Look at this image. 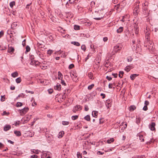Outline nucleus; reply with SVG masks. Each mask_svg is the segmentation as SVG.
I'll return each mask as SVG.
<instances>
[{"mask_svg": "<svg viewBox=\"0 0 158 158\" xmlns=\"http://www.w3.org/2000/svg\"><path fill=\"white\" fill-rule=\"evenodd\" d=\"M58 78L59 80L62 79L63 78L62 74L60 71H58Z\"/></svg>", "mask_w": 158, "mask_h": 158, "instance_id": "nucleus-20", "label": "nucleus"}, {"mask_svg": "<svg viewBox=\"0 0 158 158\" xmlns=\"http://www.w3.org/2000/svg\"><path fill=\"white\" fill-rule=\"evenodd\" d=\"M144 157V155H141V156H136V158H143V157Z\"/></svg>", "mask_w": 158, "mask_h": 158, "instance_id": "nucleus-64", "label": "nucleus"}, {"mask_svg": "<svg viewBox=\"0 0 158 158\" xmlns=\"http://www.w3.org/2000/svg\"><path fill=\"white\" fill-rule=\"evenodd\" d=\"M54 88L56 90H60L61 89V85L58 83L56 86H54Z\"/></svg>", "mask_w": 158, "mask_h": 158, "instance_id": "nucleus-17", "label": "nucleus"}, {"mask_svg": "<svg viewBox=\"0 0 158 158\" xmlns=\"http://www.w3.org/2000/svg\"><path fill=\"white\" fill-rule=\"evenodd\" d=\"M23 106V103L21 102H17L16 104V106L17 107H19L21 106Z\"/></svg>", "mask_w": 158, "mask_h": 158, "instance_id": "nucleus-40", "label": "nucleus"}, {"mask_svg": "<svg viewBox=\"0 0 158 158\" xmlns=\"http://www.w3.org/2000/svg\"><path fill=\"white\" fill-rule=\"evenodd\" d=\"M64 131H62L60 132L58 135V137L59 138H61L64 135Z\"/></svg>", "mask_w": 158, "mask_h": 158, "instance_id": "nucleus-23", "label": "nucleus"}, {"mask_svg": "<svg viewBox=\"0 0 158 158\" xmlns=\"http://www.w3.org/2000/svg\"><path fill=\"white\" fill-rule=\"evenodd\" d=\"M40 64V63L39 61L35 60V61L32 64V65L36 66V65H39Z\"/></svg>", "mask_w": 158, "mask_h": 158, "instance_id": "nucleus-36", "label": "nucleus"}, {"mask_svg": "<svg viewBox=\"0 0 158 158\" xmlns=\"http://www.w3.org/2000/svg\"><path fill=\"white\" fill-rule=\"evenodd\" d=\"M61 83L64 86H66V83H65L64 81L63 80L61 79Z\"/></svg>", "mask_w": 158, "mask_h": 158, "instance_id": "nucleus-56", "label": "nucleus"}, {"mask_svg": "<svg viewBox=\"0 0 158 158\" xmlns=\"http://www.w3.org/2000/svg\"><path fill=\"white\" fill-rule=\"evenodd\" d=\"M78 118V115H74L72 116L71 118L72 120H74L77 119Z\"/></svg>", "mask_w": 158, "mask_h": 158, "instance_id": "nucleus-45", "label": "nucleus"}, {"mask_svg": "<svg viewBox=\"0 0 158 158\" xmlns=\"http://www.w3.org/2000/svg\"><path fill=\"white\" fill-rule=\"evenodd\" d=\"M81 49L83 51H85L86 50V48L85 45H82L81 47Z\"/></svg>", "mask_w": 158, "mask_h": 158, "instance_id": "nucleus-54", "label": "nucleus"}, {"mask_svg": "<svg viewBox=\"0 0 158 158\" xmlns=\"http://www.w3.org/2000/svg\"><path fill=\"white\" fill-rule=\"evenodd\" d=\"M133 58L131 56H129L127 58V60L128 62H131L133 60Z\"/></svg>", "mask_w": 158, "mask_h": 158, "instance_id": "nucleus-43", "label": "nucleus"}, {"mask_svg": "<svg viewBox=\"0 0 158 158\" xmlns=\"http://www.w3.org/2000/svg\"><path fill=\"white\" fill-rule=\"evenodd\" d=\"M31 152L33 153H35L36 154H38L40 152V151L38 150H35L33 149L31 150Z\"/></svg>", "mask_w": 158, "mask_h": 158, "instance_id": "nucleus-30", "label": "nucleus"}, {"mask_svg": "<svg viewBox=\"0 0 158 158\" xmlns=\"http://www.w3.org/2000/svg\"><path fill=\"white\" fill-rule=\"evenodd\" d=\"M90 7L91 9H94L95 7V2L94 1H92L90 3Z\"/></svg>", "mask_w": 158, "mask_h": 158, "instance_id": "nucleus-29", "label": "nucleus"}, {"mask_svg": "<svg viewBox=\"0 0 158 158\" xmlns=\"http://www.w3.org/2000/svg\"><path fill=\"white\" fill-rule=\"evenodd\" d=\"M17 25V23L14 22L11 25L10 27L12 29H14L15 27Z\"/></svg>", "mask_w": 158, "mask_h": 158, "instance_id": "nucleus-34", "label": "nucleus"}, {"mask_svg": "<svg viewBox=\"0 0 158 158\" xmlns=\"http://www.w3.org/2000/svg\"><path fill=\"white\" fill-rule=\"evenodd\" d=\"M75 0H69V3L72 4H73L74 2L76 3Z\"/></svg>", "mask_w": 158, "mask_h": 158, "instance_id": "nucleus-61", "label": "nucleus"}, {"mask_svg": "<svg viewBox=\"0 0 158 158\" xmlns=\"http://www.w3.org/2000/svg\"><path fill=\"white\" fill-rule=\"evenodd\" d=\"M120 44H118L114 47V49L116 50V51H118L121 48V47H120Z\"/></svg>", "mask_w": 158, "mask_h": 158, "instance_id": "nucleus-21", "label": "nucleus"}, {"mask_svg": "<svg viewBox=\"0 0 158 158\" xmlns=\"http://www.w3.org/2000/svg\"><path fill=\"white\" fill-rule=\"evenodd\" d=\"M114 139L113 138H110V139L107 140V142L108 143H110L114 141Z\"/></svg>", "mask_w": 158, "mask_h": 158, "instance_id": "nucleus-37", "label": "nucleus"}, {"mask_svg": "<svg viewBox=\"0 0 158 158\" xmlns=\"http://www.w3.org/2000/svg\"><path fill=\"white\" fill-rule=\"evenodd\" d=\"M139 136L140 140L141 141L144 142V139L143 138V135H139Z\"/></svg>", "mask_w": 158, "mask_h": 158, "instance_id": "nucleus-41", "label": "nucleus"}, {"mask_svg": "<svg viewBox=\"0 0 158 158\" xmlns=\"http://www.w3.org/2000/svg\"><path fill=\"white\" fill-rule=\"evenodd\" d=\"M123 7L124 6L121 5V3H119L114 6V9H115L117 12H120Z\"/></svg>", "mask_w": 158, "mask_h": 158, "instance_id": "nucleus-6", "label": "nucleus"}, {"mask_svg": "<svg viewBox=\"0 0 158 158\" xmlns=\"http://www.w3.org/2000/svg\"><path fill=\"white\" fill-rule=\"evenodd\" d=\"M26 40L24 39L22 42V44L23 47H25L26 45Z\"/></svg>", "mask_w": 158, "mask_h": 158, "instance_id": "nucleus-60", "label": "nucleus"}, {"mask_svg": "<svg viewBox=\"0 0 158 158\" xmlns=\"http://www.w3.org/2000/svg\"><path fill=\"white\" fill-rule=\"evenodd\" d=\"M146 45L149 50H152L154 48V44L152 42H147Z\"/></svg>", "mask_w": 158, "mask_h": 158, "instance_id": "nucleus-5", "label": "nucleus"}, {"mask_svg": "<svg viewBox=\"0 0 158 158\" xmlns=\"http://www.w3.org/2000/svg\"><path fill=\"white\" fill-rule=\"evenodd\" d=\"M74 29L75 30H79L80 29V26L77 25H75L74 26Z\"/></svg>", "mask_w": 158, "mask_h": 158, "instance_id": "nucleus-39", "label": "nucleus"}, {"mask_svg": "<svg viewBox=\"0 0 158 158\" xmlns=\"http://www.w3.org/2000/svg\"><path fill=\"white\" fill-rule=\"evenodd\" d=\"M149 3L146 1L142 4V14L145 17L149 16L150 10L148 9Z\"/></svg>", "mask_w": 158, "mask_h": 158, "instance_id": "nucleus-1", "label": "nucleus"}, {"mask_svg": "<svg viewBox=\"0 0 158 158\" xmlns=\"http://www.w3.org/2000/svg\"><path fill=\"white\" fill-rule=\"evenodd\" d=\"M37 46L41 48H44L45 47V46L42 44H41L39 43H37Z\"/></svg>", "mask_w": 158, "mask_h": 158, "instance_id": "nucleus-35", "label": "nucleus"}, {"mask_svg": "<svg viewBox=\"0 0 158 158\" xmlns=\"http://www.w3.org/2000/svg\"><path fill=\"white\" fill-rule=\"evenodd\" d=\"M29 110V108L27 107H25L21 110H19V112L21 115H23L25 114Z\"/></svg>", "mask_w": 158, "mask_h": 158, "instance_id": "nucleus-8", "label": "nucleus"}, {"mask_svg": "<svg viewBox=\"0 0 158 158\" xmlns=\"http://www.w3.org/2000/svg\"><path fill=\"white\" fill-rule=\"evenodd\" d=\"M22 80L20 77H19L16 79L15 81L17 83H19Z\"/></svg>", "mask_w": 158, "mask_h": 158, "instance_id": "nucleus-38", "label": "nucleus"}, {"mask_svg": "<svg viewBox=\"0 0 158 158\" xmlns=\"http://www.w3.org/2000/svg\"><path fill=\"white\" fill-rule=\"evenodd\" d=\"M31 115H26V117L23 118L21 121L23 124L27 123L28 122L31 118Z\"/></svg>", "mask_w": 158, "mask_h": 158, "instance_id": "nucleus-7", "label": "nucleus"}, {"mask_svg": "<svg viewBox=\"0 0 158 158\" xmlns=\"http://www.w3.org/2000/svg\"><path fill=\"white\" fill-rule=\"evenodd\" d=\"M133 27L134 29H137V28H138V25H137L136 23H134L133 25Z\"/></svg>", "mask_w": 158, "mask_h": 158, "instance_id": "nucleus-62", "label": "nucleus"}, {"mask_svg": "<svg viewBox=\"0 0 158 158\" xmlns=\"http://www.w3.org/2000/svg\"><path fill=\"white\" fill-rule=\"evenodd\" d=\"M81 109V107L80 105H77L73 108V112L76 113L77 111L80 110Z\"/></svg>", "mask_w": 158, "mask_h": 158, "instance_id": "nucleus-11", "label": "nucleus"}, {"mask_svg": "<svg viewBox=\"0 0 158 158\" xmlns=\"http://www.w3.org/2000/svg\"><path fill=\"white\" fill-rule=\"evenodd\" d=\"M156 125V123L154 122H152L149 125V127L150 130L152 131H155L156 129L155 126Z\"/></svg>", "mask_w": 158, "mask_h": 158, "instance_id": "nucleus-9", "label": "nucleus"}, {"mask_svg": "<svg viewBox=\"0 0 158 158\" xmlns=\"http://www.w3.org/2000/svg\"><path fill=\"white\" fill-rule=\"evenodd\" d=\"M30 50V48L28 46H27L26 47V51L27 52H29Z\"/></svg>", "mask_w": 158, "mask_h": 158, "instance_id": "nucleus-57", "label": "nucleus"}, {"mask_svg": "<svg viewBox=\"0 0 158 158\" xmlns=\"http://www.w3.org/2000/svg\"><path fill=\"white\" fill-rule=\"evenodd\" d=\"M14 48L13 47L10 46V55H12V53H14Z\"/></svg>", "mask_w": 158, "mask_h": 158, "instance_id": "nucleus-52", "label": "nucleus"}, {"mask_svg": "<svg viewBox=\"0 0 158 158\" xmlns=\"http://www.w3.org/2000/svg\"><path fill=\"white\" fill-rule=\"evenodd\" d=\"M49 35L48 36L49 39H50V40L53 41L54 40V38L53 36L51 35V34H49Z\"/></svg>", "mask_w": 158, "mask_h": 158, "instance_id": "nucleus-49", "label": "nucleus"}, {"mask_svg": "<svg viewBox=\"0 0 158 158\" xmlns=\"http://www.w3.org/2000/svg\"><path fill=\"white\" fill-rule=\"evenodd\" d=\"M134 67V65L133 64H130L127 66L124 69L125 71H126L127 72L130 71V70L133 68Z\"/></svg>", "mask_w": 158, "mask_h": 158, "instance_id": "nucleus-13", "label": "nucleus"}, {"mask_svg": "<svg viewBox=\"0 0 158 158\" xmlns=\"http://www.w3.org/2000/svg\"><path fill=\"white\" fill-rule=\"evenodd\" d=\"M155 32V35H158V27H155L154 30H152Z\"/></svg>", "mask_w": 158, "mask_h": 158, "instance_id": "nucleus-44", "label": "nucleus"}, {"mask_svg": "<svg viewBox=\"0 0 158 158\" xmlns=\"http://www.w3.org/2000/svg\"><path fill=\"white\" fill-rule=\"evenodd\" d=\"M88 76L89 78L91 80H93L94 78L93 77V74L91 72L89 73Z\"/></svg>", "mask_w": 158, "mask_h": 158, "instance_id": "nucleus-28", "label": "nucleus"}, {"mask_svg": "<svg viewBox=\"0 0 158 158\" xmlns=\"http://www.w3.org/2000/svg\"><path fill=\"white\" fill-rule=\"evenodd\" d=\"M123 27H121L117 30V32L118 33H121L123 31Z\"/></svg>", "mask_w": 158, "mask_h": 158, "instance_id": "nucleus-18", "label": "nucleus"}, {"mask_svg": "<svg viewBox=\"0 0 158 158\" xmlns=\"http://www.w3.org/2000/svg\"><path fill=\"white\" fill-rule=\"evenodd\" d=\"M98 115V112L96 111H93L92 112V115L93 117L97 118Z\"/></svg>", "mask_w": 158, "mask_h": 158, "instance_id": "nucleus-19", "label": "nucleus"}, {"mask_svg": "<svg viewBox=\"0 0 158 158\" xmlns=\"http://www.w3.org/2000/svg\"><path fill=\"white\" fill-rule=\"evenodd\" d=\"M10 129V125H6L4 127V130L5 131L9 130Z\"/></svg>", "mask_w": 158, "mask_h": 158, "instance_id": "nucleus-22", "label": "nucleus"}, {"mask_svg": "<svg viewBox=\"0 0 158 158\" xmlns=\"http://www.w3.org/2000/svg\"><path fill=\"white\" fill-rule=\"evenodd\" d=\"M62 123L63 125H66L69 124V122L63 121L62 122Z\"/></svg>", "mask_w": 158, "mask_h": 158, "instance_id": "nucleus-48", "label": "nucleus"}, {"mask_svg": "<svg viewBox=\"0 0 158 158\" xmlns=\"http://www.w3.org/2000/svg\"><path fill=\"white\" fill-rule=\"evenodd\" d=\"M56 100L59 102H63L65 99V97L63 95H60L58 96V97H56Z\"/></svg>", "mask_w": 158, "mask_h": 158, "instance_id": "nucleus-10", "label": "nucleus"}, {"mask_svg": "<svg viewBox=\"0 0 158 158\" xmlns=\"http://www.w3.org/2000/svg\"><path fill=\"white\" fill-rule=\"evenodd\" d=\"M112 99H109L107 100L106 102V106L108 108L111 106L112 105Z\"/></svg>", "mask_w": 158, "mask_h": 158, "instance_id": "nucleus-12", "label": "nucleus"}, {"mask_svg": "<svg viewBox=\"0 0 158 158\" xmlns=\"http://www.w3.org/2000/svg\"><path fill=\"white\" fill-rule=\"evenodd\" d=\"M30 59H31V62L30 64H32L34 61L35 60H34L35 57L33 55H30Z\"/></svg>", "mask_w": 158, "mask_h": 158, "instance_id": "nucleus-16", "label": "nucleus"}, {"mask_svg": "<svg viewBox=\"0 0 158 158\" xmlns=\"http://www.w3.org/2000/svg\"><path fill=\"white\" fill-rule=\"evenodd\" d=\"M84 119L87 121H89L90 120V116L89 115H87L84 117Z\"/></svg>", "mask_w": 158, "mask_h": 158, "instance_id": "nucleus-31", "label": "nucleus"}, {"mask_svg": "<svg viewBox=\"0 0 158 158\" xmlns=\"http://www.w3.org/2000/svg\"><path fill=\"white\" fill-rule=\"evenodd\" d=\"M140 118H136V123L137 124H139V123H140Z\"/></svg>", "mask_w": 158, "mask_h": 158, "instance_id": "nucleus-50", "label": "nucleus"}, {"mask_svg": "<svg viewBox=\"0 0 158 158\" xmlns=\"http://www.w3.org/2000/svg\"><path fill=\"white\" fill-rule=\"evenodd\" d=\"M15 4V1H13L10 2V7L12 8L14 6Z\"/></svg>", "mask_w": 158, "mask_h": 158, "instance_id": "nucleus-55", "label": "nucleus"}, {"mask_svg": "<svg viewBox=\"0 0 158 158\" xmlns=\"http://www.w3.org/2000/svg\"><path fill=\"white\" fill-rule=\"evenodd\" d=\"M140 2L137 1L135 2L134 5V8L133 10V13L135 15H137L139 12V5Z\"/></svg>", "mask_w": 158, "mask_h": 158, "instance_id": "nucleus-2", "label": "nucleus"}, {"mask_svg": "<svg viewBox=\"0 0 158 158\" xmlns=\"http://www.w3.org/2000/svg\"><path fill=\"white\" fill-rule=\"evenodd\" d=\"M37 53L41 59H43V55L40 51H37Z\"/></svg>", "mask_w": 158, "mask_h": 158, "instance_id": "nucleus-25", "label": "nucleus"}, {"mask_svg": "<svg viewBox=\"0 0 158 158\" xmlns=\"http://www.w3.org/2000/svg\"><path fill=\"white\" fill-rule=\"evenodd\" d=\"M145 37L147 42H149L150 39L151 31L149 30L147 28L144 31Z\"/></svg>", "mask_w": 158, "mask_h": 158, "instance_id": "nucleus-3", "label": "nucleus"}, {"mask_svg": "<svg viewBox=\"0 0 158 158\" xmlns=\"http://www.w3.org/2000/svg\"><path fill=\"white\" fill-rule=\"evenodd\" d=\"M53 51L52 50L49 49L47 51V54L49 56H50L53 52Z\"/></svg>", "mask_w": 158, "mask_h": 158, "instance_id": "nucleus-42", "label": "nucleus"}, {"mask_svg": "<svg viewBox=\"0 0 158 158\" xmlns=\"http://www.w3.org/2000/svg\"><path fill=\"white\" fill-rule=\"evenodd\" d=\"M134 30L135 33L137 36L139 31V27L137 28V29H134Z\"/></svg>", "mask_w": 158, "mask_h": 158, "instance_id": "nucleus-58", "label": "nucleus"}, {"mask_svg": "<svg viewBox=\"0 0 158 158\" xmlns=\"http://www.w3.org/2000/svg\"><path fill=\"white\" fill-rule=\"evenodd\" d=\"M139 75V74H131L130 76L131 79L132 80H134L135 78L136 77L138 76Z\"/></svg>", "mask_w": 158, "mask_h": 158, "instance_id": "nucleus-14", "label": "nucleus"}, {"mask_svg": "<svg viewBox=\"0 0 158 158\" xmlns=\"http://www.w3.org/2000/svg\"><path fill=\"white\" fill-rule=\"evenodd\" d=\"M104 119L103 118H100L99 119V123L102 124L104 123Z\"/></svg>", "mask_w": 158, "mask_h": 158, "instance_id": "nucleus-59", "label": "nucleus"}, {"mask_svg": "<svg viewBox=\"0 0 158 158\" xmlns=\"http://www.w3.org/2000/svg\"><path fill=\"white\" fill-rule=\"evenodd\" d=\"M14 133L17 136L19 137L21 135V133L20 131L16 130L14 131Z\"/></svg>", "mask_w": 158, "mask_h": 158, "instance_id": "nucleus-15", "label": "nucleus"}, {"mask_svg": "<svg viewBox=\"0 0 158 158\" xmlns=\"http://www.w3.org/2000/svg\"><path fill=\"white\" fill-rule=\"evenodd\" d=\"M71 44L77 46H79L80 45V44L78 42L72 41L71 42Z\"/></svg>", "mask_w": 158, "mask_h": 158, "instance_id": "nucleus-24", "label": "nucleus"}, {"mask_svg": "<svg viewBox=\"0 0 158 158\" xmlns=\"http://www.w3.org/2000/svg\"><path fill=\"white\" fill-rule=\"evenodd\" d=\"M94 85L93 84H92L91 85L89 86L88 87V89L89 90H91L94 86Z\"/></svg>", "mask_w": 158, "mask_h": 158, "instance_id": "nucleus-46", "label": "nucleus"}, {"mask_svg": "<svg viewBox=\"0 0 158 158\" xmlns=\"http://www.w3.org/2000/svg\"><path fill=\"white\" fill-rule=\"evenodd\" d=\"M12 77H15L18 76V73L17 72H15L11 74Z\"/></svg>", "mask_w": 158, "mask_h": 158, "instance_id": "nucleus-26", "label": "nucleus"}, {"mask_svg": "<svg viewBox=\"0 0 158 158\" xmlns=\"http://www.w3.org/2000/svg\"><path fill=\"white\" fill-rule=\"evenodd\" d=\"M136 109V107L134 105H131L130 107V111H133Z\"/></svg>", "mask_w": 158, "mask_h": 158, "instance_id": "nucleus-27", "label": "nucleus"}, {"mask_svg": "<svg viewBox=\"0 0 158 158\" xmlns=\"http://www.w3.org/2000/svg\"><path fill=\"white\" fill-rule=\"evenodd\" d=\"M38 156L36 155H31V156L30 158H37Z\"/></svg>", "mask_w": 158, "mask_h": 158, "instance_id": "nucleus-63", "label": "nucleus"}, {"mask_svg": "<svg viewBox=\"0 0 158 158\" xmlns=\"http://www.w3.org/2000/svg\"><path fill=\"white\" fill-rule=\"evenodd\" d=\"M77 156L78 158H82V156L81 153H80L79 152H77Z\"/></svg>", "mask_w": 158, "mask_h": 158, "instance_id": "nucleus-47", "label": "nucleus"}, {"mask_svg": "<svg viewBox=\"0 0 158 158\" xmlns=\"http://www.w3.org/2000/svg\"><path fill=\"white\" fill-rule=\"evenodd\" d=\"M20 124V121H18L17 122H15L14 124H13L12 125H14L15 126H17L18 125H19Z\"/></svg>", "mask_w": 158, "mask_h": 158, "instance_id": "nucleus-51", "label": "nucleus"}, {"mask_svg": "<svg viewBox=\"0 0 158 158\" xmlns=\"http://www.w3.org/2000/svg\"><path fill=\"white\" fill-rule=\"evenodd\" d=\"M94 19L97 20H100L102 19L103 18L104 16L102 15L101 16L100 13L98 12H95L94 14Z\"/></svg>", "mask_w": 158, "mask_h": 158, "instance_id": "nucleus-4", "label": "nucleus"}, {"mask_svg": "<svg viewBox=\"0 0 158 158\" xmlns=\"http://www.w3.org/2000/svg\"><path fill=\"white\" fill-rule=\"evenodd\" d=\"M74 67V65L73 64H72L69 65L68 68L69 69L73 68Z\"/></svg>", "mask_w": 158, "mask_h": 158, "instance_id": "nucleus-53", "label": "nucleus"}, {"mask_svg": "<svg viewBox=\"0 0 158 158\" xmlns=\"http://www.w3.org/2000/svg\"><path fill=\"white\" fill-rule=\"evenodd\" d=\"M25 94L23 93H21L17 97V99H19V98H24L25 97Z\"/></svg>", "mask_w": 158, "mask_h": 158, "instance_id": "nucleus-32", "label": "nucleus"}, {"mask_svg": "<svg viewBox=\"0 0 158 158\" xmlns=\"http://www.w3.org/2000/svg\"><path fill=\"white\" fill-rule=\"evenodd\" d=\"M66 14L67 18H69V17H72V15L71 12H66Z\"/></svg>", "mask_w": 158, "mask_h": 158, "instance_id": "nucleus-33", "label": "nucleus"}]
</instances>
